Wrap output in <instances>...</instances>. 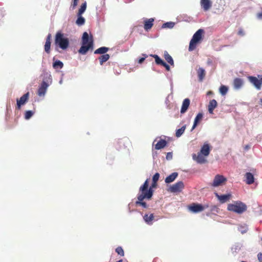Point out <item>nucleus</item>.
I'll return each mask as SVG.
<instances>
[{"mask_svg":"<svg viewBox=\"0 0 262 262\" xmlns=\"http://www.w3.org/2000/svg\"><path fill=\"white\" fill-rule=\"evenodd\" d=\"M148 186V179H146L144 184L140 186L139 192L137 196V201L135 204L136 206H141L144 208H147V204L143 202L144 199L149 200L152 196V192L151 189L147 190Z\"/></svg>","mask_w":262,"mask_h":262,"instance_id":"obj_1","label":"nucleus"},{"mask_svg":"<svg viewBox=\"0 0 262 262\" xmlns=\"http://www.w3.org/2000/svg\"><path fill=\"white\" fill-rule=\"evenodd\" d=\"M93 49V40L91 36L89 38L87 32L83 33L82 37V46L78 50V52L82 55H85L89 50Z\"/></svg>","mask_w":262,"mask_h":262,"instance_id":"obj_2","label":"nucleus"},{"mask_svg":"<svg viewBox=\"0 0 262 262\" xmlns=\"http://www.w3.org/2000/svg\"><path fill=\"white\" fill-rule=\"evenodd\" d=\"M247 206L241 201H236L233 204H229L228 205V210L233 211L238 214H242L247 210Z\"/></svg>","mask_w":262,"mask_h":262,"instance_id":"obj_3","label":"nucleus"},{"mask_svg":"<svg viewBox=\"0 0 262 262\" xmlns=\"http://www.w3.org/2000/svg\"><path fill=\"white\" fill-rule=\"evenodd\" d=\"M203 33L204 30L203 29H199L193 34L189 43V51H192L196 48V45L199 43L203 38Z\"/></svg>","mask_w":262,"mask_h":262,"instance_id":"obj_4","label":"nucleus"},{"mask_svg":"<svg viewBox=\"0 0 262 262\" xmlns=\"http://www.w3.org/2000/svg\"><path fill=\"white\" fill-rule=\"evenodd\" d=\"M55 43L58 45L63 50L66 49L69 46L68 38H64L63 34L60 32H57L55 36Z\"/></svg>","mask_w":262,"mask_h":262,"instance_id":"obj_5","label":"nucleus"},{"mask_svg":"<svg viewBox=\"0 0 262 262\" xmlns=\"http://www.w3.org/2000/svg\"><path fill=\"white\" fill-rule=\"evenodd\" d=\"M227 181V179L222 175L217 174L215 176L211 185L213 187H218Z\"/></svg>","mask_w":262,"mask_h":262,"instance_id":"obj_6","label":"nucleus"},{"mask_svg":"<svg viewBox=\"0 0 262 262\" xmlns=\"http://www.w3.org/2000/svg\"><path fill=\"white\" fill-rule=\"evenodd\" d=\"M207 207H208V205L203 206L200 204L192 203L188 206V209L193 213H198L203 211L205 208Z\"/></svg>","mask_w":262,"mask_h":262,"instance_id":"obj_7","label":"nucleus"},{"mask_svg":"<svg viewBox=\"0 0 262 262\" xmlns=\"http://www.w3.org/2000/svg\"><path fill=\"white\" fill-rule=\"evenodd\" d=\"M184 188V185L183 182L182 181H179L170 186L168 191L173 193L178 192L181 191Z\"/></svg>","mask_w":262,"mask_h":262,"instance_id":"obj_8","label":"nucleus"},{"mask_svg":"<svg viewBox=\"0 0 262 262\" xmlns=\"http://www.w3.org/2000/svg\"><path fill=\"white\" fill-rule=\"evenodd\" d=\"M29 97V93L27 92L23 95L19 99L16 100V108L20 110L21 105H24L28 100Z\"/></svg>","mask_w":262,"mask_h":262,"instance_id":"obj_9","label":"nucleus"},{"mask_svg":"<svg viewBox=\"0 0 262 262\" xmlns=\"http://www.w3.org/2000/svg\"><path fill=\"white\" fill-rule=\"evenodd\" d=\"M248 79L250 81V82L251 83H252L257 89H260L262 84V77H261V78L259 79H258L256 77L249 76Z\"/></svg>","mask_w":262,"mask_h":262,"instance_id":"obj_10","label":"nucleus"},{"mask_svg":"<svg viewBox=\"0 0 262 262\" xmlns=\"http://www.w3.org/2000/svg\"><path fill=\"white\" fill-rule=\"evenodd\" d=\"M193 159L195 161L198 163L199 164H203L207 162L204 156L201 154V152H199L198 155L195 154L192 155Z\"/></svg>","mask_w":262,"mask_h":262,"instance_id":"obj_11","label":"nucleus"},{"mask_svg":"<svg viewBox=\"0 0 262 262\" xmlns=\"http://www.w3.org/2000/svg\"><path fill=\"white\" fill-rule=\"evenodd\" d=\"M49 84L45 81H43L38 90V95L39 96H43L46 93Z\"/></svg>","mask_w":262,"mask_h":262,"instance_id":"obj_12","label":"nucleus"},{"mask_svg":"<svg viewBox=\"0 0 262 262\" xmlns=\"http://www.w3.org/2000/svg\"><path fill=\"white\" fill-rule=\"evenodd\" d=\"M215 196L217 197L221 203H225L228 201L231 197V194H227L223 195H219L218 193H215Z\"/></svg>","mask_w":262,"mask_h":262,"instance_id":"obj_13","label":"nucleus"},{"mask_svg":"<svg viewBox=\"0 0 262 262\" xmlns=\"http://www.w3.org/2000/svg\"><path fill=\"white\" fill-rule=\"evenodd\" d=\"M154 18L145 19L144 20V29L148 31L151 29L154 25Z\"/></svg>","mask_w":262,"mask_h":262,"instance_id":"obj_14","label":"nucleus"},{"mask_svg":"<svg viewBox=\"0 0 262 262\" xmlns=\"http://www.w3.org/2000/svg\"><path fill=\"white\" fill-rule=\"evenodd\" d=\"M200 4L205 11L209 10L212 7V2L210 0H201Z\"/></svg>","mask_w":262,"mask_h":262,"instance_id":"obj_15","label":"nucleus"},{"mask_svg":"<svg viewBox=\"0 0 262 262\" xmlns=\"http://www.w3.org/2000/svg\"><path fill=\"white\" fill-rule=\"evenodd\" d=\"M51 38L52 35L51 34H49L47 37L45 45V51L47 53H50V47L51 44Z\"/></svg>","mask_w":262,"mask_h":262,"instance_id":"obj_16","label":"nucleus"},{"mask_svg":"<svg viewBox=\"0 0 262 262\" xmlns=\"http://www.w3.org/2000/svg\"><path fill=\"white\" fill-rule=\"evenodd\" d=\"M190 105V100L188 98H186L183 100L182 105L181 109V113L184 114L185 113Z\"/></svg>","mask_w":262,"mask_h":262,"instance_id":"obj_17","label":"nucleus"},{"mask_svg":"<svg viewBox=\"0 0 262 262\" xmlns=\"http://www.w3.org/2000/svg\"><path fill=\"white\" fill-rule=\"evenodd\" d=\"M233 86L234 89L238 90L242 88L243 85V80L239 78H236L233 80Z\"/></svg>","mask_w":262,"mask_h":262,"instance_id":"obj_18","label":"nucleus"},{"mask_svg":"<svg viewBox=\"0 0 262 262\" xmlns=\"http://www.w3.org/2000/svg\"><path fill=\"white\" fill-rule=\"evenodd\" d=\"M210 147L208 144H205L202 147L200 152L204 156H207L210 153Z\"/></svg>","mask_w":262,"mask_h":262,"instance_id":"obj_19","label":"nucleus"},{"mask_svg":"<svg viewBox=\"0 0 262 262\" xmlns=\"http://www.w3.org/2000/svg\"><path fill=\"white\" fill-rule=\"evenodd\" d=\"M217 102L215 100L212 99L210 101L208 105V112L210 114H213V110L217 106Z\"/></svg>","mask_w":262,"mask_h":262,"instance_id":"obj_20","label":"nucleus"},{"mask_svg":"<svg viewBox=\"0 0 262 262\" xmlns=\"http://www.w3.org/2000/svg\"><path fill=\"white\" fill-rule=\"evenodd\" d=\"M167 145V142L163 139L160 140L157 144H155V148L157 150L163 148Z\"/></svg>","mask_w":262,"mask_h":262,"instance_id":"obj_21","label":"nucleus"},{"mask_svg":"<svg viewBox=\"0 0 262 262\" xmlns=\"http://www.w3.org/2000/svg\"><path fill=\"white\" fill-rule=\"evenodd\" d=\"M178 176V173L177 172H173L168 177H167L165 179V182L166 183H170L172 182L175 180L177 177Z\"/></svg>","mask_w":262,"mask_h":262,"instance_id":"obj_22","label":"nucleus"},{"mask_svg":"<svg viewBox=\"0 0 262 262\" xmlns=\"http://www.w3.org/2000/svg\"><path fill=\"white\" fill-rule=\"evenodd\" d=\"M197 74L199 78V80L200 81H202L204 78H205L206 73L205 71L202 68H199L197 70Z\"/></svg>","mask_w":262,"mask_h":262,"instance_id":"obj_23","label":"nucleus"},{"mask_svg":"<svg viewBox=\"0 0 262 262\" xmlns=\"http://www.w3.org/2000/svg\"><path fill=\"white\" fill-rule=\"evenodd\" d=\"M246 178V183L248 184H251L254 182V176L251 172H247L245 174Z\"/></svg>","mask_w":262,"mask_h":262,"instance_id":"obj_24","label":"nucleus"},{"mask_svg":"<svg viewBox=\"0 0 262 262\" xmlns=\"http://www.w3.org/2000/svg\"><path fill=\"white\" fill-rule=\"evenodd\" d=\"M202 118H203V114L202 113H200L196 115V116L195 117V118L194 119L193 125L191 128V130H193L196 127L198 124L202 119Z\"/></svg>","mask_w":262,"mask_h":262,"instance_id":"obj_25","label":"nucleus"},{"mask_svg":"<svg viewBox=\"0 0 262 262\" xmlns=\"http://www.w3.org/2000/svg\"><path fill=\"white\" fill-rule=\"evenodd\" d=\"M143 219L147 224L150 225L152 224L151 222L154 219V214L151 213L149 215L148 214H146L144 215Z\"/></svg>","mask_w":262,"mask_h":262,"instance_id":"obj_26","label":"nucleus"},{"mask_svg":"<svg viewBox=\"0 0 262 262\" xmlns=\"http://www.w3.org/2000/svg\"><path fill=\"white\" fill-rule=\"evenodd\" d=\"M109 50V48L105 47H100L94 51V54H105Z\"/></svg>","mask_w":262,"mask_h":262,"instance_id":"obj_27","label":"nucleus"},{"mask_svg":"<svg viewBox=\"0 0 262 262\" xmlns=\"http://www.w3.org/2000/svg\"><path fill=\"white\" fill-rule=\"evenodd\" d=\"M110 57V56L108 54H105L100 56L98 57L100 64L102 66L105 62L107 61L109 59Z\"/></svg>","mask_w":262,"mask_h":262,"instance_id":"obj_28","label":"nucleus"},{"mask_svg":"<svg viewBox=\"0 0 262 262\" xmlns=\"http://www.w3.org/2000/svg\"><path fill=\"white\" fill-rule=\"evenodd\" d=\"M164 57L166 61L171 66H174V61L172 57L168 54L167 51L164 52Z\"/></svg>","mask_w":262,"mask_h":262,"instance_id":"obj_29","label":"nucleus"},{"mask_svg":"<svg viewBox=\"0 0 262 262\" xmlns=\"http://www.w3.org/2000/svg\"><path fill=\"white\" fill-rule=\"evenodd\" d=\"M86 8V2L82 3L80 6V8L78 10L77 15H81L85 11Z\"/></svg>","mask_w":262,"mask_h":262,"instance_id":"obj_30","label":"nucleus"},{"mask_svg":"<svg viewBox=\"0 0 262 262\" xmlns=\"http://www.w3.org/2000/svg\"><path fill=\"white\" fill-rule=\"evenodd\" d=\"M151 56L154 57L155 59L156 63L158 65L162 66L164 61L161 59L157 55H150Z\"/></svg>","mask_w":262,"mask_h":262,"instance_id":"obj_31","label":"nucleus"},{"mask_svg":"<svg viewBox=\"0 0 262 262\" xmlns=\"http://www.w3.org/2000/svg\"><path fill=\"white\" fill-rule=\"evenodd\" d=\"M186 129V125H183L180 128L177 129L176 133V136L177 137H180L185 132Z\"/></svg>","mask_w":262,"mask_h":262,"instance_id":"obj_32","label":"nucleus"},{"mask_svg":"<svg viewBox=\"0 0 262 262\" xmlns=\"http://www.w3.org/2000/svg\"><path fill=\"white\" fill-rule=\"evenodd\" d=\"M78 18L76 20V23L78 26L83 25L85 23V19L81 15H77Z\"/></svg>","mask_w":262,"mask_h":262,"instance_id":"obj_33","label":"nucleus"},{"mask_svg":"<svg viewBox=\"0 0 262 262\" xmlns=\"http://www.w3.org/2000/svg\"><path fill=\"white\" fill-rule=\"evenodd\" d=\"M63 66V63L60 60H56L53 63V67L54 68L62 69Z\"/></svg>","mask_w":262,"mask_h":262,"instance_id":"obj_34","label":"nucleus"},{"mask_svg":"<svg viewBox=\"0 0 262 262\" xmlns=\"http://www.w3.org/2000/svg\"><path fill=\"white\" fill-rule=\"evenodd\" d=\"M228 90V88L225 85H222L220 88V92L222 95H225L227 94Z\"/></svg>","mask_w":262,"mask_h":262,"instance_id":"obj_35","label":"nucleus"},{"mask_svg":"<svg viewBox=\"0 0 262 262\" xmlns=\"http://www.w3.org/2000/svg\"><path fill=\"white\" fill-rule=\"evenodd\" d=\"M34 112L32 111H27L25 113V118L28 120L31 118L34 114Z\"/></svg>","mask_w":262,"mask_h":262,"instance_id":"obj_36","label":"nucleus"},{"mask_svg":"<svg viewBox=\"0 0 262 262\" xmlns=\"http://www.w3.org/2000/svg\"><path fill=\"white\" fill-rule=\"evenodd\" d=\"M175 24L173 23V22H167V23H164L163 26H162V28H172L174 26Z\"/></svg>","mask_w":262,"mask_h":262,"instance_id":"obj_37","label":"nucleus"},{"mask_svg":"<svg viewBox=\"0 0 262 262\" xmlns=\"http://www.w3.org/2000/svg\"><path fill=\"white\" fill-rule=\"evenodd\" d=\"M116 252L118 253V254L120 255L123 256L124 255V250L121 247H118L116 249Z\"/></svg>","mask_w":262,"mask_h":262,"instance_id":"obj_38","label":"nucleus"},{"mask_svg":"<svg viewBox=\"0 0 262 262\" xmlns=\"http://www.w3.org/2000/svg\"><path fill=\"white\" fill-rule=\"evenodd\" d=\"M160 177V174L159 173H156L154 176L152 177V182L154 183H157Z\"/></svg>","mask_w":262,"mask_h":262,"instance_id":"obj_39","label":"nucleus"},{"mask_svg":"<svg viewBox=\"0 0 262 262\" xmlns=\"http://www.w3.org/2000/svg\"><path fill=\"white\" fill-rule=\"evenodd\" d=\"M78 1L79 0H72V3L71 4V7L73 9H74L76 7L78 4Z\"/></svg>","mask_w":262,"mask_h":262,"instance_id":"obj_40","label":"nucleus"},{"mask_svg":"<svg viewBox=\"0 0 262 262\" xmlns=\"http://www.w3.org/2000/svg\"><path fill=\"white\" fill-rule=\"evenodd\" d=\"M143 56H144L143 57H141L138 60V63L139 64L142 63L145 60V58L147 57V55L146 54H143Z\"/></svg>","mask_w":262,"mask_h":262,"instance_id":"obj_41","label":"nucleus"},{"mask_svg":"<svg viewBox=\"0 0 262 262\" xmlns=\"http://www.w3.org/2000/svg\"><path fill=\"white\" fill-rule=\"evenodd\" d=\"M156 186H157V183H154L152 182L151 185L149 187V186L147 187V190L151 189L152 192V194H153L154 190H152V188L156 187Z\"/></svg>","mask_w":262,"mask_h":262,"instance_id":"obj_42","label":"nucleus"},{"mask_svg":"<svg viewBox=\"0 0 262 262\" xmlns=\"http://www.w3.org/2000/svg\"><path fill=\"white\" fill-rule=\"evenodd\" d=\"M162 66L165 67L167 71H170V67L166 62H164Z\"/></svg>","mask_w":262,"mask_h":262,"instance_id":"obj_43","label":"nucleus"},{"mask_svg":"<svg viewBox=\"0 0 262 262\" xmlns=\"http://www.w3.org/2000/svg\"><path fill=\"white\" fill-rule=\"evenodd\" d=\"M237 34L238 35H240V36H244L245 34L244 30L242 29H240L238 30Z\"/></svg>","mask_w":262,"mask_h":262,"instance_id":"obj_44","label":"nucleus"},{"mask_svg":"<svg viewBox=\"0 0 262 262\" xmlns=\"http://www.w3.org/2000/svg\"><path fill=\"white\" fill-rule=\"evenodd\" d=\"M172 152H169L167 154V155H166V159L167 160H169V159H171L172 158Z\"/></svg>","mask_w":262,"mask_h":262,"instance_id":"obj_45","label":"nucleus"},{"mask_svg":"<svg viewBox=\"0 0 262 262\" xmlns=\"http://www.w3.org/2000/svg\"><path fill=\"white\" fill-rule=\"evenodd\" d=\"M257 258L259 262H262V253H259L257 255Z\"/></svg>","mask_w":262,"mask_h":262,"instance_id":"obj_46","label":"nucleus"},{"mask_svg":"<svg viewBox=\"0 0 262 262\" xmlns=\"http://www.w3.org/2000/svg\"><path fill=\"white\" fill-rule=\"evenodd\" d=\"M257 17L258 19H262V10L261 12L257 14Z\"/></svg>","mask_w":262,"mask_h":262,"instance_id":"obj_47","label":"nucleus"},{"mask_svg":"<svg viewBox=\"0 0 262 262\" xmlns=\"http://www.w3.org/2000/svg\"><path fill=\"white\" fill-rule=\"evenodd\" d=\"M116 262H123L122 260H119L118 261H117Z\"/></svg>","mask_w":262,"mask_h":262,"instance_id":"obj_48","label":"nucleus"},{"mask_svg":"<svg viewBox=\"0 0 262 262\" xmlns=\"http://www.w3.org/2000/svg\"><path fill=\"white\" fill-rule=\"evenodd\" d=\"M210 93H211V92H209L208 93V94H210Z\"/></svg>","mask_w":262,"mask_h":262,"instance_id":"obj_49","label":"nucleus"},{"mask_svg":"<svg viewBox=\"0 0 262 262\" xmlns=\"http://www.w3.org/2000/svg\"><path fill=\"white\" fill-rule=\"evenodd\" d=\"M241 262H247V261H242Z\"/></svg>","mask_w":262,"mask_h":262,"instance_id":"obj_50","label":"nucleus"}]
</instances>
